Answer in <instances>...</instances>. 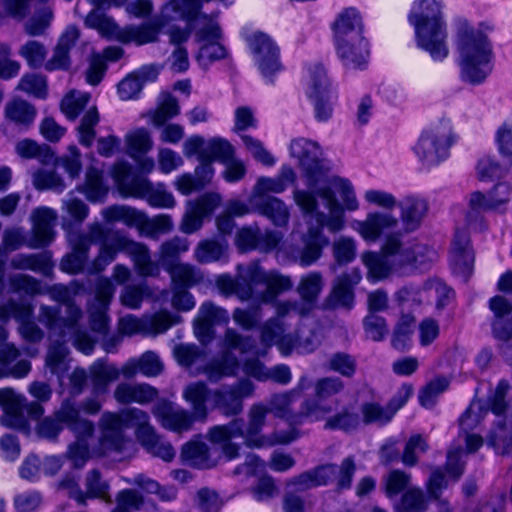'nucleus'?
<instances>
[{
    "mask_svg": "<svg viewBox=\"0 0 512 512\" xmlns=\"http://www.w3.org/2000/svg\"><path fill=\"white\" fill-rule=\"evenodd\" d=\"M362 261L368 269L367 277L372 281H379L394 273L390 258L386 251L382 254L366 252L362 255Z\"/></svg>",
    "mask_w": 512,
    "mask_h": 512,
    "instance_id": "nucleus-48",
    "label": "nucleus"
},
{
    "mask_svg": "<svg viewBox=\"0 0 512 512\" xmlns=\"http://www.w3.org/2000/svg\"><path fill=\"white\" fill-rule=\"evenodd\" d=\"M290 154L298 160L301 171L307 180V186L313 190V192L296 190L294 192L295 202L305 213L312 214L316 212L318 205L316 196L319 197L317 194L319 188L316 187L325 177L328 167L322 158L319 145L311 140L305 138L292 140Z\"/></svg>",
    "mask_w": 512,
    "mask_h": 512,
    "instance_id": "nucleus-6",
    "label": "nucleus"
},
{
    "mask_svg": "<svg viewBox=\"0 0 512 512\" xmlns=\"http://www.w3.org/2000/svg\"><path fill=\"white\" fill-rule=\"evenodd\" d=\"M31 218L33 238L28 241L27 246L32 249L47 246L55 236L54 226L57 213L51 208L40 207L32 212Z\"/></svg>",
    "mask_w": 512,
    "mask_h": 512,
    "instance_id": "nucleus-22",
    "label": "nucleus"
},
{
    "mask_svg": "<svg viewBox=\"0 0 512 512\" xmlns=\"http://www.w3.org/2000/svg\"><path fill=\"white\" fill-rule=\"evenodd\" d=\"M397 224V218L390 214L370 213L365 221L357 223V230L365 240L375 241L385 230L393 229Z\"/></svg>",
    "mask_w": 512,
    "mask_h": 512,
    "instance_id": "nucleus-38",
    "label": "nucleus"
},
{
    "mask_svg": "<svg viewBox=\"0 0 512 512\" xmlns=\"http://www.w3.org/2000/svg\"><path fill=\"white\" fill-rule=\"evenodd\" d=\"M179 113L180 106L177 99L168 92H162L158 98L157 108L149 114L153 125L161 127Z\"/></svg>",
    "mask_w": 512,
    "mask_h": 512,
    "instance_id": "nucleus-49",
    "label": "nucleus"
},
{
    "mask_svg": "<svg viewBox=\"0 0 512 512\" xmlns=\"http://www.w3.org/2000/svg\"><path fill=\"white\" fill-rule=\"evenodd\" d=\"M250 203L261 215L270 219L274 225L284 227L288 224V208L279 198L270 195H260L251 197Z\"/></svg>",
    "mask_w": 512,
    "mask_h": 512,
    "instance_id": "nucleus-33",
    "label": "nucleus"
},
{
    "mask_svg": "<svg viewBox=\"0 0 512 512\" xmlns=\"http://www.w3.org/2000/svg\"><path fill=\"white\" fill-rule=\"evenodd\" d=\"M453 141L454 135L450 121L441 120L422 133L415 152L425 165L434 166L448 157Z\"/></svg>",
    "mask_w": 512,
    "mask_h": 512,
    "instance_id": "nucleus-13",
    "label": "nucleus"
},
{
    "mask_svg": "<svg viewBox=\"0 0 512 512\" xmlns=\"http://www.w3.org/2000/svg\"><path fill=\"white\" fill-rule=\"evenodd\" d=\"M293 287L292 279L289 276L281 275L276 272H269V276L265 283V289L257 295L260 303H269L285 291L291 290Z\"/></svg>",
    "mask_w": 512,
    "mask_h": 512,
    "instance_id": "nucleus-52",
    "label": "nucleus"
},
{
    "mask_svg": "<svg viewBox=\"0 0 512 512\" xmlns=\"http://www.w3.org/2000/svg\"><path fill=\"white\" fill-rule=\"evenodd\" d=\"M453 27L462 64H488L494 60L492 45L486 34L462 17L454 19Z\"/></svg>",
    "mask_w": 512,
    "mask_h": 512,
    "instance_id": "nucleus-10",
    "label": "nucleus"
},
{
    "mask_svg": "<svg viewBox=\"0 0 512 512\" xmlns=\"http://www.w3.org/2000/svg\"><path fill=\"white\" fill-rule=\"evenodd\" d=\"M323 466L332 467V476L328 480V485L335 483L338 492L350 489L352 486L353 476L356 471V464L353 457H346L338 466L336 464L328 463Z\"/></svg>",
    "mask_w": 512,
    "mask_h": 512,
    "instance_id": "nucleus-50",
    "label": "nucleus"
},
{
    "mask_svg": "<svg viewBox=\"0 0 512 512\" xmlns=\"http://www.w3.org/2000/svg\"><path fill=\"white\" fill-rule=\"evenodd\" d=\"M261 304L258 301V303H252L246 308L234 309L232 314L234 322L247 331L256 329L263 318Z\"/></svg>",
    "mask_w": 512,
    "mask_h": 512,
    "instance_id": "nucleus-59",
    "label": "nucleus"
},
{
    "mask_svg": "<svg viewBox=\"0 0 512 512\" xmlns=\"http://www.w3.org/2000/svg\"><path fill=\"white\" fill-rule=\"evenodd\" d=\"M181 457L190 466L199 469H209L216 465V461L210 457L208 446L201 441H190L183 445Z\"/></svg>",
    "mask_w": 512,
    "mask_h": 512,
    "instance_id": "nucleus-46",
    "label": "nucleus"
},
{
    "mask_svg": "<svg viewBox=\"0 0 512 512\" xmlns=\"http://www.w3.org/2000/svg\"><path fill=\"white\" fill-rule=\"evenodd\" d=\"M127 153L133 159L144 156L153 145L149 132L140 128L126 135Z\"/></svg>",
    "mask_w": 512,
    "mask_h": 512,
    "instance_id": "nucleus-63",
    "label": "nucleus"
},
{
    "mask_svg": "<svg viewBox=\"0 0 512 512\" xmlns=\"http://www.w3.org/2000/svg\"><path fill=\"white\" fill-rule=\"evenodd\" d=\"M489 307L494 314L492 329L494 336L501 341L512 339V304L501 295L492 297Z\"/></svg>",
    "mask_w": 512,
    "mask_h": 512,
    "instance_id": "nucleus-28",
    "label": "nucleus"
},
{
    "mask_svg": "<svg viewBox=\"0 0 512 512\" xmlns=\"http://www.w3.org/2000/svg\"><path fill=\"white\" fill-rule=\"evenodd\" d=\"M360 277L355 275L353 281L352 276L348 273L340 275L333 285V288L327 298L325 299L324 306L327 309L346 310L352 309L354 305V292L353 285L359 281Z\"/></svg>",
    "mask_w": 512,
    "mask_h": 512,
    "instance_id": "nucleus-31",
    "label": "nucleus"
},
{
    "mask_svg": "<svg viewBox=\"0 0 512 512\" xmlns=\"http://www.w3.org/2000/svg\"><path fill=\"white\" fill-rule=\"evenodd\" d=\"M336 51L345 53L346 41L364 38L363 24L359 12L355 8L345 9L333 24Z\"/></svg>",
    "mask_w": 512,
    "mask_h": 512,
    "instance_id": "nucleus-21",
    "label": "nucleus"
},
{
    "mask_svg": "<svg viewBox=\"0 0 512 512\" xmlns=\"http://www.w3.org/2000/svg\"><path fill=\"white\" fill-rule=\"evenodd\" d=\"M317 194L325 201L329 215L316 212L317 225L309 226L301 237V243L292 249L293 259L302 267L315 264L322 257L324 248L329 245V238L323 233L324 227L332 233H336L344 227L343 209L331 187L321 188Z\"/></svg>",
    "mask_w": 512,
    "mask_h": 512,
    "instance_id": "nucleus-3",
    "label": "nucleus"
},
{
    "mask_svg": "<svg viewBox=\"0 0 512 512\" xmlns=\"http://www.w3.org/2000/svg\"><path fill=\"white\" fill-rule=\"evenodd\" d=\"M414 323L415 318L410 314H403L400 317L394 328L391 339V345L393 348L399 351H405L408 349L411 342Z\"/></svg>",
    "mask_w": 512,
    "mask_h": 512,
    "instance_id": "nucleus-60",
    "label": "nucleus"
},
{
    "mask_svg": "<svg viewBox=\"0 0 512 512\" xmlns=\"http://www.w3.org/2000/svg\"><path fill=\"white\" fill-rule=\"evenodd\" d=\"M345 53L337 51L339 58L345 62L353 64H366L369 60V44L365 38L357 40L346 41Z\"/></svg>",
    "mask_w": 512,
    "mask_h": 512,
    "instance_id": "nucleus-64",
    "label": "nucleus"
},
{
    "mask_svg": "<svg viewBox=\"0 0 512 512\" xmlns=\"http://www.w3.org/2000/svg\"><path fill=\"white\" fill-rule=\"evenodd\" d=\"M408 18L415 30L417 46L428 52L434 61H443L449 54V48L441 3L437 0H416Z\"/></svg>",
    "mask_w": 512,
    "mask_h": 512,
    "instance_id": "nucleus-4",
    "label": "nucleus"
},
{
    "mask_svg": "<svg viewBox=\"0 0 512 512\" xmlns=\"http://www.w3.org/2000/svg\"><path fill=\"white\" fill-rule=\"evenodd\" d=\"M225 351L217 359L203 367V373L212 383L226 377L235 376L239 370V360L232 350L247 353L255 348V340L251 336L242 335L235 329L227 328L223 338Z\"/></svg>",
    "mask_w": 512,
    "mask_h": 512,
    "instance_id": "nucleus-11",
    "label": "nucleus"
},
{
    "mask_svg": "<svg viewBox=\"0 0 512 512\" xmlns=\"http://www.w3.org/2000/svg\"><path fill=\"white\" fill-rule=\"evenodd\" d=\"M388 253L394 273L408 275L418 269H426L427 263L437 258L435 250L426 246L417 245L415 248H404L396 236H389L383 246Z\"/></svg>",
    "mask_w": 512,
    "mask_h": 512,
    "instance_id": "nucleus-12",
    "label": "nucleus"
},
{
    "mask_svg": "<svg viewBox=\"0 0 512 512\" xmlns=\"http://www.w3.org/2000/svg\"><path fill=\"white\" fill-rule=\"evenodd\" d=\"M269 409L263 403H254L247 413V424L243 418L236 417L224 425H215L212 436L215 440L227 439L229 437H239L249 447H263L265 445L289 444L298 437L294 429L289 431L275 432L271 435V440H266L260 435L266 423V417Z\"/></svg>",
    "mask_w": 512,
    "mask_h": 512,
    "instance_id": "nucleus-5",
    "label": "nucleus"
},
{
    "mask_svg": "<svg viewBox=\"0 0 512 512\" xmlns=\"http://www.w3.org/2000/svg\"><path fill=\"white\" fill-rule=\"evenodd\" d=\"M245 41L256 62L260 64H278L280 61V49L266 33L253 32L245 36Z\"/></svg>",
    "mask_w": 512,
    "mask_h": 512,
    "instance_id": "nucleus-30",
    "label": "nucleus"
},
{
    "mask_svg": "<svg viewBox=\"0 0 512 512\" xmlns=\"http://www.w3.org/2000/svg\"><path fill=\"white\" fill-rule=\"evenodd\" d=\"M103 239L104 230L98 222L90 224L87 232L69 233L68 241L72 250L63 257L61 261L62 270L71 274L83 271L91 245Z\"/></svg>",
    "mask_w": 512,
    "mask_h": 512,
    "instance_id": "nucleus-16",
    "label": "nucleus"
},
{
    "mask_svg": "<svg viewBox=\"0 0 512 512\" xmlns=\"http://www.w3.org/2000/svg\"><path fill=\"white\" fill-rule=\"evenodd\" d=\"M360 411L362 414L361 421L365 425L376 424L382 426L390 422L395 415L388 404L382 406L377 402L363 403L360 407Z\"/></svg>",
    "mask_w": 512,
    "mask_h": 512,
    "instance_id": "nucleus-56",
    "label": "nucleus"
},
{
    "mask_svg": "<svg viewBox=\"0 0 512 512\" xmlns=\"http://www.w3.org/2000/svg\"><path fill=\"white\" fill-rule=\"evenodd\" d=\"M234 157V148L229 141L223 138H212L207 141L205 151L202 152L201 158L213 162L218 160L225 163Z\"/></svg>",
    "mask_w": 512,
    "mask_h": 512,
    "instance_id": "nucleus-62",
    "label": "nucleus"
},
{
    "mask_svg": "<svg viewBox=\"0 0 512 512\" xmlns=\"http://www.w3.org/2000/svg\"><path fill=\"white\" fill-rule=\"evenodd\" d=\"M118 252L128 254L134 262L135 268L141 276H156L159 273V266L151 260L148 247L140 242L134 241L121 231H115L109 243H103L99 254L93 260L90 273L103 271L115 258Z\"/></svg>",
    "mask_w": 512,
    "mask_h": 512,
    "instance_id": "nucleus-8",
    "label": "nucleus"
},
{
    "mask_svg": "<svg viewBox=\"0 0 512 512\" xmlns=\"http://www.w3.org/2000/svg\"><path fill=\"white\" fill-rule=\"evenodd\" d=\"M15 149L19 156L23 158H37L44 164H48L54 159V153L48 145H39L31 139L19 141Z\"/></svg>",
    "mask_w": 512,
    "mask_h": 512,
    "instance_id": "nucleus-61",
    "label": "nucleus"
},
{
    "mask_svg": "<svg viewBox=\"0 0 512 512\" xmlns=\"http://www.w3.org/2000/svg\"><path fill=\"white\" fill-rule=\"evenodd\" d=\"M468 211L466 221L469 227L477 231L486 229L483 213L490 210H498L490 194L485 195L480 191L472 192L469 195Z\"/></svg>",
    "mask_w": 512,
    "mask_h": 512,
    "instance_id": "nucleus-35",
    "label": "nucleus"
},
{
    "mask_svg": "<svg viewBox=\"0 0 512 512\" xmlns=\"http://www.w3.org/2000/svg\"><path fill=\"white\" fill-rule=\"evenodd\" d=\"M159 396V391L147 383H119L114 390V398L119 404L138 403L146 405Z\"/></svg>",
    "mask_w": 512,
    "mask_h": 512,
    "instance_id": "nucleus-29",
    "label": "nucleus"
},
{
    "mask_svg": "<svg viewBox=\"0 0 512 512\" xmlns=\"http://www.w3.org/2000/svg\"><path fill=\"white\" fill-rule=\"evenodd\" d=\"M402 221L408 231L417 229L428 211L427 202L416 196H407L400 202Z\"/></svg>",
    "mask_w": 512,
    "mask_h": 512,
    "instance_id": "nucleus-42",
    "label": "nucleus"
},
{
    "mask_svg": "<svg viewBox=\"0 0 512 512\" xmlns=\"http://www.w3.org/2000/svg\"><path fill=\"white\" fill-rule=\"evenodd\" d=\"M113 178L124 197L145 199L149 205L157 208H172L175 205L173 195L165 189L164 184L154 185L126 162L114 166Z\"/></svg>",
    "mask_w": 512,
    "mask_h": 512,
    "instance_id": "nucleus-9",
    "label": "nucleus"
},
{
    "mask_svg": "<svg viewBox=\"0 0 512 512\" xmlns=\"http://www.w3.org/2000/svg\"><path fill=\"white\" fill-rule=\"evenodd\" d=\"M220 203L217 194H205L195 202H189L182 222L181 230L190 234L201 228L204 217L210 215Z\"/></svg>",
    "mask_w": 512,
    "mask_h": 512,
    "instance_id": "nucleus-25",
    "label": "nucleus"
},
{
    "mask_svg": "<svg viewBox=\"0 0 512 512\" xmlns=\"http://www.w3.org/2000/svg\"><path fill=\"white\" fill-rule=\"evenodd\" d=\"M178 319L179 317L173 316L167 311H160L142 319L127 315L119 320V331L126 335L136 333L156 335L166 332L178 322Z\"/></svg>",
    "mask_w": 512,
    "mask_h": 512,
    "instance_id": "nucleus-19",
    "label": "nucleus"
},
{
    "mask_svg": "<svg viewBox=\"0 0 512 512\" xmlns=\"http://www.w3.org/2000/svg\"><path fill=\"white\" fill-rule=\"evenodd\" d=\"M211 390L203 381L192 382L183 389V398L191 405L192 413L198 421L204 422L208 417L206 402L210 399Z\"/></svg>",
    "mask_w": 512,
    "mask_h": 512,
    "instance_id": "nucleus-37",
    "label": "nucleus"
},
{
    "mask_svg": "<svg viewBox=\"0 0 512 512\" xmlns=\"http://www.w3.org/2000/svg\"><path fill=\"white\" fill-rule=\"evenodd\" d=\"M508 390L509 383L506 380L499 381L494 392L488 397L485 410L480 400L473 401L459 419L461 429L464 431L474 429L479 424L483 412L486 413L490 410L495 415H503L507 409L506 395Z\"/></svg>",
    "mask_w": 512,
    "mask_h": 512,
    "instance_id": "nucleus-17",
    "label": "nucleus"
},
{
    "mask_svg": "<svg viewBox=\"0 0 512 512\" xmlns=\"http://www.w3.org/2000/svg\"><path fill=\"white\" fill-rule=\"evenodd\" d=\"M333 410V406L323 402L322 399L317 397L306 398L302 401L299 411L290 417V421L292 424L296 425H300L304 421H326Z\"/></svg>",
    "mask_w": 512,
    "mask_h": 512,
    "instance_id": "nucleus-36",
    "label": "nucleus"
},
{
    "mask_svg": "<svg viewBox=\"0 0 512 512\" xmlns=\"http://www.w3.org/2000/svg\"><path fill=\"white\" fill-rule=\"evenodd\" d=\"M53 415L75 435L92 436L94 433L93 422L81 417L80 407L73 399L63 400Z\"/></svg>",
    "mask_w": 512,
    "mask_h": 512,
    "instance_id": "nucleus-26",
    "label": "nucleus"
},
{
    "mask_svg": "<svg viewBox=\"0 0 512 512\" xmlns=\"http://www.w3.org/2000/svg\"><path fill=\"white\" fill-rule=\"evenodd\" d=\"M49 0H28L27 9L35 3L34 15L25 23V31L28 35H42L49 27L53 19V10L48 5Z\"/></svg>",
    "mask_w": 512,
    "mask_h": 512,
    "instance_id": "nucleus-43",
    "label": "nucleus"
},
{
    "mask_svg": "<svg viewBox=\"0 0 512 512\" xmlns=\"http://www.w3.org/2000/svg\"><path fill=\"white\" fill-rule=\"evenodd\" d=\"M0 407L3 409L0 423L8 428H24L26 415L36 420L44 413L41 403L28 402L24 396L10 388L0 389Z\"/></svg>",
    "mask_w": 512,
    "mask_h": 512,
    "instance_id": "nucleus-15",
    "label": "nucleus"
},
{
    "mask_svg": "<svg viewBox=\"0 0 512 512\" xmlns=\"http://www.w3.org/2000/svg\"><path fill=\"white\" fill-rule=\"evenodd\" d=\"M174 287L188 288L202 280L201 272L186 263H174L169 268Z\"/></svg>",
    "mask_w": 512,
    "mask_h": 512,
    "instance_id": "nucleus-55",
    "label": "nucleus"
},
{
    "mask_svg": "<svg viewBox=\"0 0 512 512\" xmlns=\"http://www.w3.org/2000/svg\"><path fill=\"white\" fill-rule=\"evenodd\" d=\"M332 471V467L320 465L292 477L287 482V485L295 487L298 491H307L315 487L327 486L328 480L332 476Z\"/></svg>",
    "mask_w": 512,
    "mask_h": 512,
    "instance_id": "nucleus-41",
    "label": "nucleus"
},
{
    "mask_svg": "<svg viewBox=\"0 0 512 512\" xmlns=\"http://www.w3.org/2000/svg\"><path fill=\"white\" fill-rule=\"evenodd\" d=\"M120 371L115 365L103 360H97L89 367V377L92 384V393L95 396L103 395L108 391L111 382L119 378Z\"/></svg>",
    "mask_w": 512,
    "mask_h": 512,
    "instance_id": "nucleus-39",
    "label": "nucleus"
},
{
    "mask_svg": "<svg viewBox=\"0 0 512 512\" xmlns=\"http://www.w3.org/2000/svg\"><path fill=\"white\" fill-rule=\"evenodd\" d=\"M79 192L85 194L90 202H103L108 189L103 184L101 172L95 167H89L85 174V182L76 188Z\"/></svg>",
    "mask_w": 512,
    "mask_h": 512,
    "instance_id": "nucleus-47",
    "label": "nucleus"
},
{
    "mask_svg": "<svg viewBox=\"0 0 512 512\" xmlns=\"http://www.w3.org/2000/svg\"><path fill=\"white\" fill-rule=\"evenodd\" d=\"M255 385L242 378L232 384H223L210 393L212 407L226 417H237L244 410V400L254 395Z\"/></svg>",
    "mask_w": 512,
    "mask_h": 512,
    "instance_id": "nucleus-14",
    "label": "nucleus"
},
{
    "mask_svg": "<svg viewBox=\"0 0 512 512\" xmlns=\"http://www.w3.org/2000/svg\"><path fill=\"white\" fill-rule=\"evenodd\" d=\"M282 239V234L276 231L266 230L262 232L258 226L244 227L237 233V245L243 251L258 249L270 251L277 247Z\"/></svg>",
    "mask_w": 512,
    "mask_h": 512,
    "instance_id": "nucleus-24",
    "label": "nucleus"
},
{
    "mask_svg": "<svg viewBox=\"0 0 512 512\" xmlns=\"http://www.w3.org/2000/svg\"><path fill=\"white\" fill-rule=\"evenodd\" d=\"M85 506L88 499H102L110 501V485L103 479L101 472L98 469H92L86 473L85 476Z\"/></svg>",
    "mask_w": 512,
    "mask_h": 512,
    "instance_id": "nucleus-53",
    "label": "nucleus"
},
{
    "mask_svg": "<svg viewBox=\"0 0 512 512\" xmlns=\"http://www.w3.org/2000/svg\"><path fill=\"white\" fill-rule=\"evenodd\" d=\"M115 287L113 283L103 278L96 283L95 296L88 307L90 327L92 331L105 336L109 330L107 311L113 298Z\"/></svg>",
    "mask_w": 512,
    "mask_h": 512,
    "instance_id": "nucleus-18",
    "label": "nucleus"
},
{
    "mask_svg": "<svg viewBox=\"0 0 512 512\" xmlns=\"http://www.w3.org/2000/svg\"><path fill=\"white\" fill-rule=\"evenodd\" d=\"M361 423V418L352 408L344 407L334 415H330L325 423L326 430H342L350 432L356 430Z\"/></svg>",
    "mask_w": 512,
    "mask_h": 512,
    "instance_id": "nucleus-54",
    "label": "nucleus"
},
{
    "mask_svg": "<svg viewBox=\"0 0 512 512\" xmlns=\"http://www.w3.org/2000/svg\"><path fill=\"white\" fill-rule=\"evenodd\" d=\"M199 6L198 0H170L162 6L160 13L152 20L140 25L119 27L116 39L122 43L133 42L137 45L156 42L160 32L170 22L178 19H188L191 21L195 18Z\"/></svg>",
    "mask_w": 512,
    "mask_h": 512,
    "instance_id": "nucleus-7",
    "label": "nucleus"
},
{
    "mask_svg": "<svg viewBox=\"0 0 512 512\" xmlns=\"http://www.w3.org/2000/svg\"><path fill=\"white\" fill-rule=\"evenodd\" d=\"M152 413L162 427L177 433L189 431L194 421H198L194 417V413L175 406L174 403L165 399L158 401L153 406Z\"/></svg>",
    "mask_w": 512,
    "mask_h": 512,
    "instance_id": "nucleus-20",
    "label": "nucleus"
},
{
    "mask_svg": "<svg viewBox=\"0 0 512 512\" xmlns=\"http://www.w3.org/2000/svg\"><path fill=\"white\" fill-rule=\"evenodd\" d=\"M451 266L456 274L467 279L473 268L474 254L470 249L469 235L466 230H457L451 248Z\"/></svg>",
    "mask_w": 512,
    "mask_h": 512,
    "instance_id": "nucleus-27",
    "label": "nucleus"
},
{
    "mask_svg": "<svg viewBox=\"0 0 512 512\" xmlns=\"http://www.w3.org/2000/svg\"><path fill=\"white\" fill-rule=\"evenodd\" d=\"M11 268L15 270H31L48 275L52 269L51 257L47 252L34 254H16L10 261Z\"/></svg>",
    "mask_w": 512,
    "mask_h": 512,
    "instance_id": "nucleus-45",
    "label": "nucleus"
},
{
    "mask_svg": "<svg viewBox=\"0 0 512 512\" xmlns=\"http://www.w3.org/2000/svg\"><path fill=\"white\" fill-rule=\"evenodd\" d=\"M159 74L156 66H142L128 74L118 84V94L122 100H130L139 95L144 83L153 82Z\"/></svg>",
    "mask_w": 512,
    "mask_h": 512,
    "instance_id": "nucleus-32",
    "label": "nucleus"
},
{
    "mask_svg": "<svg viewBox=\"0 0 512 512\" xmlns=\"http://www.w3.org/2000/svg\"><path fill=\"white\" fill-rule=\"evenodd\" d=\"M105 221L109 223L122 222L128 227H133L140 222L141 212L126 205H112L101 212Z\"/></svg>",
    "mask_w": 512,
    "mask_h": 512,
    "instance_id": "nucleus-58",
    "label": "nucleus"
},
{
    "mask_svg": "<svg viewBox=\"0 0 512 512\" xmlns=\"http://www.w3.org/2000/svg\"><path fill=\"white\" fill-rule=\"evenodd\" d=\"M325 285L323 274L320 271H310L302 275L296 286V292L300 301L306 304V307L314 310L316 303L323 291Z\"/></svg>",
    "mask_w": 512,
    "mask_h": 512,
    "instance_id": "nucleus-34",
    "label": "nucleus"
},
{
    "mask_svg": "<svg viewBox=\"0 0 512 512\" xmlns=\"http://www.w3.org/2000/svg\"><path fill=\"white\" fill-rule=\"evenodd\" d=\"M31 309L28 306L21 305L16 301L10 300L5 305L0 306V319L7 320L14 318L20 322L19 332L22 337L29 342L36 343L42 340L44 334L42 330L30 321Z\"/></svg>",
    "mask_w": 512,
    "mask_h": 512,
    "instance_id": "nucleus-23",
    "label": "nucleus"
},
{
    "mask_svg": "<svg viewBox=\"0 0 512 512\" xmlns=\"http://www.w3.org/2000/svg\"><path fill=\"white\" fill-rule=\"evenodd\" d=\"M427 498L421 488H408L395 505V512H426Z\"/></svg>",
    "mask_w": 512,
    "mask_h": 512,
    "instance_id": "nucleus-57",
    "label": "nucleus"
},
{
    "mask_svg": "<svg viewBox=\"0 0 512 512\" xmlns=\"http://www.w3.org/2000/svg\"><path fill=\"white\" fill-rule=\"evenodd\" d=\"M4 115L18 127L28 129L36 118L37 109L26 100L15 98L5 104Z\"/></svg>",
    "mask_w": 512,
    "mask_h": 512,
    "instance_id": "nucleus-40",
    "label": "nucleus"
},
{
    "mask_svg": "<svg viewBox=\"0 0 512 512\" xmlns=\"http://www.w3.org/2000/svg\"><path fill=\"white\" fill-rule=\"evenodd\" d=\"M81 309L72 302L59 306H44L39 310L38 320L49 330L53 339L46 355V366L52 374L61 375L67 370L68 342L79 351L90 354L95 341L80 326Z\"/></svg>",
    "mask_w": 512,
    "mask_h": 512,
    "instance_id": "nucleus-2",
    "label": "nucleus"
},
{
    "mask_svg": "<svg viewBox=\"0 0 512 512\" xmlns=\"http://www.w3.org/2000/svg\"><path fill=\"white\" fill-rule=\"evenodd\" d=\"M198 16V13L196 14ZM197 17L193 18L191 21L185 19L187 21L186 28H180L178 26H171L166 33L169 36V41L171 44L175 46L170 60L172 64H187L188 63V52L185 47L182 46L183 43L187 42L192 30L194 29V20Z\"/></svg>",
    "mask_w": 512,
    "mask_h": 512,
    "instance_id": "nucleus-44",
    "label": "nucleus"
},
{
    "mask_svg": "<svg viewBox=\"0 0 512 512\" xmlns=\"http://www.w3.org/2000/svg\"><path fill=\"white\" fill-rule=\"evenodd\" d=\"M79 36L80 32L76 26H68L59 37L53 56L47 64H68L70 50L74 47Z\"/></svg>",
    "mask_w": 512,
    "mask_h": 512,
    "instance_id": "nucleus-51",
    "label": "nucleus"
},
{
    "mask_svg": "<svg viewBox=\"0 0 512 512\" xmlns=\"http://www.w3.org/2000/svg\"><path fill=\"white\" fill-rule=\"evenodd\" d=\"M100 448L104 454L121 453L129 443L125 429L135 428V434L148 453L170 462L175 457L173 446L159 436L150 424L147 412L139 408H126L120 412H104L99 420Z\"/></svg>",
    "mask_w": 512,
    "mask_h": 512,
    "instance_id": "nucleus-1",
    "label": "nucleus"
}]
</instances>
